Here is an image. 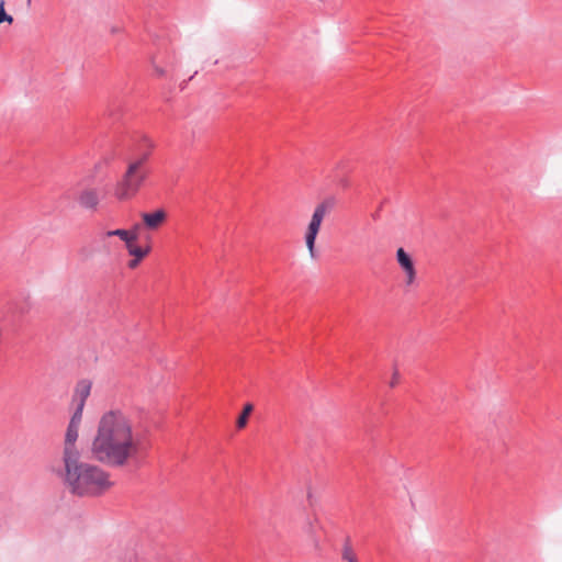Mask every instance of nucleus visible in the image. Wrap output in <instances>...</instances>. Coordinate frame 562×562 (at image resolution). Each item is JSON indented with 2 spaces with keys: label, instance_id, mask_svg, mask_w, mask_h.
Listing matches in <instances>:
<instances>
[{
  "label": "nucleus",
  "instance_id": "nucleus-4",
  "mask_svg": "<svg viewBox=\"0 0 562 562\" xmlns=\"http://www.w3.org/2000/svg\"><path fill=\"white\" fill-rule=\"evenodd\" d=\"M81 419L82 414H79V412H74L65 434L63 462L80 458V452L76 447V442L79 436Z\"/></svg>",
  "mask_w": 562,
  "mask_h": 562
},
{
  "label": "nucleus",
  "instance_id": "nucleus-2",
  "mask_svg": "<svg viewBox=\"0 0 562 562\" xmlns=\"http://www.w3.org/2000/svg\"><path fill=\"white\" fill-rule=\"evenodd\" d=\"M63 463L64 482L78 496L100 495L112 485L109 474L98 465L81 462L80 458Z\"/></svg>",
  "mask_w": 562,
  "mask_h": 562
},
{
  "label": "nucleus",
  "instance_id": "nucleus-14",
  "mask_svg": "<svg viewBox=\"0 0 562 562\" xmlns=\"http://www.w3.org/2000/svg\"><path fill=\"white\" fill-rule=\"evenodd\" d=\"M126 249L131 256L135 258L143 259L149 252V248H142L133 244V241H128L126 244Z\"/></svg>",
  "mask_w": 562,
  "mask_h": 562
},
{
  "label": "nucleus",
  "instance_id": "nucleus-21",
  "mask_svg": "<svg viewBox=\"0 0 562 562\" xmlns=\"http://www.w3.org/2000/svg\"><path fill=\"white\" fill-rule=\"evenodd\" d=\"M121 32V29L119 26H112L111 27V33L115 34V33H119Z\"/></svg>",
  "mask_w": 562,
  "mask_h": 562
},
{
  "label": "nucleus",
  "instance_id": "nucleus-6",
  "mask_svg": "<svg viewBox=\"0 0 562 562\" xmlns=\"http://www.w3.org/2000/svg\"><path fill=\"white\" fill-rule=\"evenodd\" d=\"M396 261L405 273L406 285H412L416 280V269L411 255L404 248H398L396 250Z\"/></svg>",
  "mask_w": 562,
  "mask_h": 562
},
{
  "label": "nucleus",
  "instance_id": "nucleus-13",
  "mask_svg": "<svg viewBox=\"0 0 562 562\" xmlns=\"http://www.w3.org/2000/svg\"><path fill=\"white\" fill-rule=\"evenodd\" d=\"M252 411H254L252 404L248 403L244 406L241 414L238 416V418L236 420V426L238 429H243L246 427V425L248 423L249 415L252 413Z\"/></svg>",
  "mask_w": 562,
  "mask_h": 562
},
{
  "label": "nucleus",
  "instance_id": "nucleus-5",
  "mask_svg": "<svg viewBox=\"0 0 562 562\" xmlns=\"http://www.w3.org/2000/svg\"><path fill=\"white\" fill-rule=\"evenodd\" d=\"M78 204L89 211H95L100 203V193L95 188L85 187L75 192Z\"/></svg>",
  "mask_w": 562,
  "mask_h": 562
},
{
  "label": "nucleus",
  "instance_id": "nucleus-15",
  "mask_svg": "<svg viewBox=\"0 0 562 562\" xmlns=\"http://www.w3.org/2000/svg\"><path fill=\"white\" fill-rule=\"evenodd\" d=\"M4 0H0V24L3 22H8L9 24L13 23V16L8 14L4 10Z\"/></svg>",
  "mask_w": 562,
  "mask_h": 562
},
{
  "label": "nucleus",
  "instance_id": "nucleus-1",
  "mask_svg": "<svg viewBox=\"0 0 562 562\" xmlns=\"http://www.w3.org/2000/svg\"><path fill=\"white\" fill-rule=\"evenodd\" d=\"M142 435L133 420L120 409L104 413L97 425L90 451L94 460L112 468H123L144 450Z\"/></svg>",
  "mask_w": 562,
  "mask_h": 562
},
{
  "label": "nucleus",
  "instance_id": "nucleus-10",
  "mask_svg": "<svg viewBox=\"0 0 562 562\" xmlns=\"http://www.w3.org/2000/svg\"><path fill=\"white\" fill-rule=\"evenodd\" d=\"M340 555H341L342 562H359L358 555H357L355 549L352 548V544H351V541L349 538H347L345 540L342 548H341Z\"/></svg>",
  "mask_w": 562,
  "mask_h": 562
},
{
  "label": "nucleus",
  "instance_id": "nucleus-18",
  "mask_svg": "<svg viewBox=\"0 0 562 562\" xmlns=\"http://www.w3.org/2000/svg\"><path fill=\"white\" fill-rule=\"evenodd\" d=\"M398 379H400V373H398V371H397V370H394V372H393V376H392V380H391V382H390V386H391V387H394V386L397 384Z\"/></svg>",
  "mask_w": 562,
  "mask_h": 562
},
{
  "label": "nucleus",
  "instance_id": "nucleus-8",
  "mask_svg": "<svg viewBox=\"0 0 562 562\" xmlns=\"http://www.w3.org/2000/svg\"><path fill=\"white\" fill-rule=\"evenodd\" d=\"M142 220L146 228L148 229H157L159 228L167 220V213L165 210L159 209L153 213H142Z\"/></svg>",
  "mask_w": 562,
  "mask_h": 562
},
{
  "label": "nucleus",
  "instance_id": "nucleus-20",
  "mask_svg": "<svg viewBox=\"0 0 562 562\" xmlns=\"http://www.w3.org/2000/svg\"><path fill=\"white\" fill-rule=\"evenodd\" d=\"M154 68H155V72H156L157 76H159V77L165 76L166 71H165L164 68H161L159 66H156V65L154 66Z\"/></svg>",
  "mask_w": 562,
  "mask_h": 562
},
{
  "label": "nucleus",
  "instance_id": "nucleus-17",
  "mask_svg": "<svg viewBox=\"0 0 562 562\" xmlns=\"http://www.w3.org/2000/svg\"><path fill=\"white\" fill-rule=\"evenodd\" d=\"M321 226H322V221H319L318 217H316V215L312 214V217H311V221H310L307 227L319 232Z\"/></svg>",
  "mask_w": 562,
  "mask_h": 562
},
{
  "label": "nucleus",
  "instance_id": "nucleus-22",
  "mask_svg": "<svg viewBox=\"0 0 562 562\" xmlns=\"http://www.w3.org/2000/svg\"><path fill=\"white\" fill-rule=\"evenodd\" d=\"M135 562H142V561H139L138 559H136V561H135Z\"/></svg>",
  "mask_w": 562,
  "mask_h": 562
},
{
  "label": "nucleus",
  "instance_id": "nucleus-11",
  "mask_svg": "<svg viewBox=\"0 0 562 562\" xmlns=\"http://www.w3.org/2000/svg\"><path fill=\"white\" fill-rule=\"evenodd\" d=\"M105 236L106 237H113V236H117L120 237L123 241H125V244H127L128 241H135L137 239V234L136 233H131L126 229H114V231H108L105 233Z\"/></svg>",
  "mask_w": 562,
  "mask_h": 562
},
{
  "label": "nucleus",
  "instance_id": "nucleus-23",
  "mask_svg": "<svg viewBox=\"0 0 562 562\" xmlns=\"http://www.w3.org/2000/svg\"><path fill=\"white\" fill-rule=\"evenodd\" d=\"M27 3L30 4V3H31V0H27Z\"/></svg>",
  "mask_w": 562,
  "mask_h": 562
},
{
  "label": "nucleus",
  "instance_id": "nucleus-7",
  "mask_svg": "<svg viewBox=\"0 0 562 562\" xmlns=\"http://www.w3.org/2000/svg\"><path fill=\"white\" fill-rule=\"evenodd\" d=\"M91 392V382L88 380H81L77 383L74 394V402L77 404L75 412L82 414L86 400L89 397Z\"/></svg>",
  "mask_w": 562,
  "mask_h": 562
},
{
  "label": "nucleus",
  "instance_id": "nucleus-19",
  "mask_svg": "<svg viewBox=\"0 0 562 562\" xmlns=\"http://www.w3.org/2000/svg\"><path fill=\"white\" fill-rule=\"evenodd\" d=\"M140 260H142V259H138V258H135V257H134V259H132L131 261H128V268H131V269H135V268L139 265V261H140Z\"/></svg>",
  "mask_w": 562,
  "mask_h": 562
},
{
  "label": "nucleus",
  "instance_id": "nucleus-16",
  "mask_svg": "<svg viewBox=\"0 0 562 562\" xmlns=\"http://www.w3.org/2000/svg\"><path fill=\"white\" fill-rule=\"evenodd\" d=\"M306 532L311 536L314 548L318 550L321 547V542H319V539L315 535V529H314V526L312 522H308Z\"/></svg>",
  "mask_w": 562,
  "mask_h": 562
},
{
  "label": "nucleus",
  "instance_id": "nucleus-9",
  "mask_svg": "<svg viewBox=\"0 0 562 562\" xmlns=\"http://www.w3.org/2000/svg\"><path fill=\"white\" fill-rule=\"evenodd\" d=\"M337 200L334 195L326 196L321 201L314 209L313 215H316L319 221L323 222L326 215H328L336 206Z\"/></svg>",
  "mask_w": 562,
  "mask_h": 562
},
{
  "label": "nucleus",
  "instance_id": "nucleus-12",
  "mask_svg": "<svg viewBox=\"0 0 562 562\" xmlns=\"http://www.w3.org/2000/svg\"><path fill=\"white\" fill-rule=\"evenodd\" d=\"M317 234H318L317 231H315L313 228H308V227H307L306 234H305L306 247L308 249L310 256L313 259L316 258L315 241H316Z\"/></svg>",
  "mask_w": 562,
  "mask_h": 562
},
{
  "label": "nucleus",
  "instance_id": "nucleus-3",
  "mask_svg": "<svg viewBox=\"0 0 562 562\" xmlns=\"http://www.w3.org/2000/svg\"><path fill=\"white\" fill-rule=\"evenodd\" d=\"M150 150L148 149L128 161L126 171L115 186L114 195L116 199L126 201L137 194L149 173L147 168Z\"/></svg>",
  "mask_w": 562,
  "mask_h": 562
}]
</instances>
